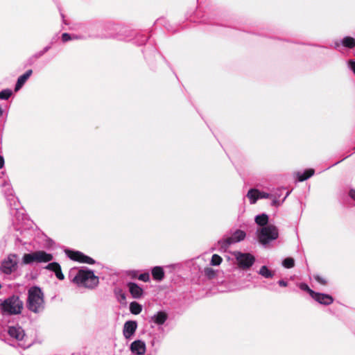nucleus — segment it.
Segmentation results:
<instances>
[{
	"label": "nucleus",
	"mask_w": 355,
	"mask_h": 355,
	"mask_svg": "<svg viewBox=\"0 0 355 355\" xmlns=\"http://www.w3.org/2000/svg\"><path fill=\"white\" fill-rule=\"evenodd\" d=\"M27 300V307L31 311L37 313L42 312L44 309V293L37 286L31 287L28 290Z\"/></svg>",
	"instance_id": "f257e3e1"
},
{
	"label": "nucleus",
	"mask_w": 355,
	"mask_h": 355,
	"mask_svg": "<svg viewBox=\"0 0 355 355\" xmlns=\"http://www.w3.org/2000/svg\"><path fill=\"white\" fill-rule=\"evenodd\" d=\"M79 286L93 288L98 284V277L92 270H80L73 279Z\"/></svg>",
	"instance_id": "f03ea898"
},
{
	"label": "nucleus",
	"mask_w": 355,
	"mask_h": 355,
	"mask_svg": "<svg viewBox=\"0 0 355 355\" xmlns=\"http://www.w3.org/2000/svg\"><path fill=\"white\" fill-rule=\"evenodd\" d=\"M23 308L24 303L17 295L10 296L1 303V311L8 315L20 314Z\"/></svg>",
	"instance_id": "7ed1b4c3"
},
{
	"label": "nucleus",
	"mask_w": 355,
	"mask_h": 355,
	"mask_svg": "<svg viewBox=\"0 0 355 355\" xmlns=\"http://www.w3.org/2000/svg\"><path fill=\"white\" fill-rule=\"evenodd\" d=\"M279 236V231L274 225H268L257 230L259 241L263 245L276 240Z\"/></svg>",
	"instance_id": "20e7f679"
},
{
	"label": "nucleus",
	"mask_w": 355,
	"mask_h": 355,
	"mask_svg": "<svg viewBox=\"0 0 355 355\" xmlns=\"http://www.w3.org/2000/svg\"><path fill=\"white\" fill-rule=\"evenodd\" d=\"M52 259V254L44 251H36L33 253L25 254L23 256L22 261L24 264H30L33 262H49Z\"/></svg>",
	"instance_id": "39448f33"
},
{
	"label": "nucleus",
	"mask_w": 355,
	"mask_h": 355,
	"mask_svg": "<svg viewBox=\"0 0 355 355\" xmlns=\"http://www.w3.org/2000/svg\"><path fill=\"white\" fill-rule=\"evenodd\" d=\"M8 333L9 336L19 342V345L23 348H27L31 346V343L26 342L24 330L19 326H10L8 327Z\"/></svg>",
	"instance_id": "423d86ee"
},
{
	"label": "nucleus",
	"mask_w": 355,
	"mask_h": 355,
	"mask_svg": "<svg viewBox=\"0 0 355 355\" xmlns=\"http://www.w3.org/2000/svg\"><path fill=\"white\" fill-rule=\"evenodd\" d=\"M233 255L236 260L238 266L243 270L250 268L255 261L254 257L250 253L235 251L233 252Z\"/></svg>",
	"instance_id": "0eeeda50"
},
{
	"label": "nucleus",
	"mask_w": 355,
	"mask_h": 355,
	"mask_svg": "<svg viewBox=\"0 0 355 355\" xmlns=\"http://www.w3.org/2000/svg\"><path fill=\"white\" fill-rule=\"evenodd\" d=\"M17 263L18 257L17 254H10L3 260L1 270L6 275H10L17 270Z\"/></svg>",
	"instance_id": "6e6552de"
},
{
	"label": "nucleus",
	"mask_w": 355,
	"mask_h": 355,
	"mask_svg": "<svg viewBox=\"0 0 355 355\" xmlns=\"http://www.w3.org/2000/svg\"><path fill=\"white\" fill-rule=\"evenodd\" d=\"M245 232L236 230L231 236L224 239L219 241L222 248L226 249L230 245L243 241L245 237Z\"/></svg>",
	"instance_id": "1a4fd4ad"
},
{
	"label": "nucleus",
	"mask_w": 355,
	"mask_h": 355,
	"mask_svg": "<svg viewBox=\"0 0 355 355\" xmlns=\"http://www.w3.org/2000/svg\"><path fill=\"white\" fill-rule=\"evenodd\" d=\"M65 253L72 260L89 264L94 263V260L92 258L85 255L83 253L79 251L67 250H65Z\"/></svg>",
	"instance_id": "9d476101"
},
{
	"label": "nucleus",
	"mask_w": 355,
	"mask_h": 355,
	"mask_svg": "<svg viewBox=\"0 0 355 355\" xmlns=\"http://www.w3.org/2000/svg\"><path fill=\"white\" fill-rule=\"evenodd\" d=\"M137 329V322L135 320H128L125 322L123 335L126 339H130L135 334Z\"/></svg>",
	"instance_id": "9b49d317"
},
{
	"label": "nucleus",
	"mask_w": 355,
	"mask_h": 355,
	"mask_svg": "<svg viewBox=\"0 0 355 355\" xmlns=\"http://www.w3.org/2000/svg\"><path fill=\"white\" fill-rule=\"evenodd\" d=\"M130 351L137 355H144L146 350V346L144 341L137 340L132 342L130 347Z\"/></svg>",
	"instance_id": "f8f14e48"
},
{
	"label": "nucleus",
	"mask_w": 355,
	"mask_h": 355,
	"mask_svg": "<svg viewBox=\"0 0 355 355\" xmlns=\"http://www.w3.org/2000/svg\"><path fill=\"white\" fill-rule=\"evenodd\" d=\"M128 287L129 291L133 298L139 299L143 295V293H144L143 289L140 286H139L137 284L133 283V282H130L128 284Z\"/></svg>",
	"instance_id": "ddd939ff"
},
{
	"label": "nucleus",
	"mask_w": 355,
	"mask_h": 355,
	"mask_svg": "<svg viewBox=\"0 0 355 355\" xmlns=\"http://www.w3.org/2000/svg\"><path fill=\"white\" fill-rule=\"evenodd\" d=\"M312 297L319 303L325 305L330 304L333 302L332 297L327 294L315 292V294L313 295Z\"/></svg>",
	"instance_id": "4468645a"
},
{
	"label": "nucleus",
	"mask_w": 355,
	"mask_h": 355,
	"mask_svg": "<svg viewBox=\"0 0 355 355\" xmlns=\"http://www.w3.org/2000/svg\"><path fill=\"white\" fill-rule=\"evenodd\" d=\"M32 72H33L32 70L29 69V70L26 71L25 73H24L23 75L20 76L18 78L17 82L16 83L15 88V91H18L19 89H20L21 88V87L24 85V84L26 83V81L31 76Z\"/></svg>",
	"instance_id": "2eb2a0df"
},
{
	"label": "nucleus",
	"mask_w": 355,
	"mask_h": 355,
	"mask_svg": "<svg viewBox=\"0 0 355 355\" xmlns=\"http://www.w3.org/2000/svg\"><path fill=\"white\" fill-rule=\"evenodd\" d=\"M167 318V314L165 312L159 311L152 317L151 320L155 324L161 325L166 322Z\"/></svg>",
	"instance_id": "dca6fc26"
},
{
	"label": "nucleus",
	"mask_w": 355,
	"mask_h": 355,
	"mask_svg": "<svg viewBox=\"0 0 355 355\" xmlns=\"http://www.w3.org/2000/svg\"><path fill=\"white\" fill-rule=\"evenodd\" d=\"M254 220L258 225L261 226L263 227L267 226L266 225L268 224V216L266 214L257 215L255 217Z\"/></svg>",
	"instance_id": "f3484780"
},
{
	"label": "nucleus",
	"mask_w": 355,
	"mask_h": 355,
	"mask_svg": "<svg viewBox=\"0 0 355 355\" xmlns=\"http://www.w3.org/2000/svg\"><path fill=\"white\" fill-rule=\"evenodd\" d=\"M152 275L156 280H162L164 278V272L162 268L156 266L152 270Z\"/></svg>",
	"instance_id": "a211bd4d"
},
{
	"label": "nucleus",
	"mask_w": 355,
	"mask_h": 355,
	"mask_svg": "<svg viewBox=\"0 0 355 355\" xmlns=\"http://www.w3.org/2000/svg\"><path fill=\"white\" fill-rule=\"evenodd\" d=\"M314 174V170L312 168L305 171L303 173H298L297 178L300 182L304 181L311 177Z\"/></svg>",
	"instance_id": "6ab92c4d"
},
{
	"label": "nucleus",
	"mask_w": 355,
	"mask_h": 355,
	"mask_svg": "<svg viewBox=\"0 0 355 355\" xmlns=\"http://www.w3.org/2000/svg\"><path fill=\"white\" fill-rule=\"evenodd\" d=\"M130 311L132 314L138 315L142 311V306L137 302H132L130 304Z\"/></svg>",
	"instance_id": "aec40b11"
},
{
	"label": "nucleus",
	"mask_w": 355,
	"mask_h": 355,
	"mask_svg": "<svg viewBox=\"0 0 355 355\" xmlns=\"http://www.w3.org/2000/svg\"><path fill=\"white\" fill-rule=\"evenodd\" d=\"M247 197L250 199L251 204H254L258 200V190L255 189H250L247 193Z\"/></svg>",
	"instance_id": "412c9836"
},
{
	"label": "nucleus",
	"mask_w": 355,
	"mask_h": 355,
	"mask_svg": "<svg viewBox=\"0 0 355 355\" xmlns=\"http://www.w3.org/2000/svg\"><path fill=\"white\" fill-rule=\"evenodd\" d=\"M259 273L265 278H271L273 277V273L269 270L266 266H263L260 268Z\"/></svg>",
	"instance_id": "4be33fe9"
},
{
	"label": "nucleus",
	"mask_w": 355,
	"mask_h": 355,
	"mask_svg": "<svg viewBox=\"0 0 355 355\" xmlns=\"http://www.w3.org/2000/svg\"><path fill=\"white\" fill-rule=\"evenodd\" d=\"M343 44L348 48H353L355 46V40L350 37H346L343 40Z\"/></svg>",
	"instance_id": "5701e85b"
},
{
	"label": "nucleus",
	"mask_w": 355,
	"mask_h": 355,
	"mask_svg": "<svg viewBox=\"0 0 355 355\" xmlns=\"http://www.w3.org/2000/svg\"><path fill=\"white\" fill-rule=\"evenodd\" d=\"M282 264L286 268H291L294 266L295 261L293 258L288 257L283 261Z\"/></svg>",
	"instance_id": "b1692460"
},
{
	"label": "nucleus",
	"mask_w": 355,
	"mask_h": 355,
	"mask_svg": "<svg viewBox=\"0 0 355 355\" xmlns=\"http://www.w3.org/2000/svg\"><path fill=\"white\" fill-rule=\"evenodd\" d=\"M222 262V258L218 254H214L211 259V265L218 266Z\"/></svg>",
	"instance_id": "393cba45"
},
{
	"label": "nucleus",
	"mask_w": 355,
	"mask_h": 355,
	"mask_svg": "<svg viewBox=\"0 0 355 355\" xmlns=\"http://www.w3.org/2000/svg\"><path fill=\"white\" fill-rule=\"evenodd\" d=\"M12 94V91L10 89H3L0 92V99L7 100Z\"/></svg>",
	"instance_id": "a878e982"
},
{
	"label": "nucleus",
	"mask_w": 355,
	"mask_h": 355,
	"mask_svg": "<svg viewBox=\"0 0 355 355\" xmlns=\"http://www.w3.org/2000/svg\"><path fill=\"white\" fill-rule=\"evenodd\" d=\"M59 268L60 266L56 262L50 263L46 267V269L53 272H55Z\"/></svg>",
	"instance_id": "bb28decb"
},
{
	"label": "nucleus",
	"mask_w": 355,
	"mask_h": 355,
	"mask_svg": "<svg viewBox=\"0 0 355 355\" xmlns=\"http://www.w3.org/2000/svg\"><path fill=\"white\" fill-rule=\"evenodd\" d=\"M300 289H302V291H307L310 295L312 297L313 295L315 294V292L313 291H312L309 286L307 284H304V283H302L300 284Z\"/></svg>",
	"instance_id": "cd10ccee"
},
{
	"label": "nucleus",
	"mask_w": 355,
	"mask_h": 355,
	"mask_svg": "<svg viewBox=\"0 0 355 355\" xmlns=\"http://www.w3.org/2000/svg\"><path fill=\"white\" fill-rule=\"evenodd\" d=\"M138 278H139V280L145 282H148L149 279H150V277H149V274L148 273L141 274L139 276Z\"/></svg>",
	"instance_id": "c85d7f7f"
},
{
	"label": "nucleus",
	"mask_w": 355,
	"mask_h": 355,
	"mask_svg": "<svg viewBox=\"0 0 355 355\" xmlns=\"http://www.w3.org/2000/svg\"><path fill=\"white\" fill-rule=\"evenodd\" d=\"M270 195L268 193H266L263 191H259L258 190V199L259 198H269Z\"/></svg>",
	"instance_id": "c756f323"
},
{
	"label": "nucleus",
	"mask_w": 355,
	"mask_h": 355,
	"mask_svg": "<svg viewBox=\"0 0 355 355\" xmlns=\"http://www.w3.org/2000/svg\"><path fill=\"white\" fill-rule=\"evenodd\" d=\"M55 276L58 279L62 280L64 279V275L62 272L61 268H59L55 272Z\"/></svg>",
	"instance_id": "7c9ffc66"
},
{
	"label": "nucleus",
	"mask_w": 355,
	"mask_h": 355,
	"mask_svg": "<svg viewBox=\"0 0 355 355\" xmlns=\"http://www.w3.org/2000/svg\"><path fill=\"white\" fill-rule=\"evenodd\" d=\"M314 278H315V279L318 282H319V283H320V284H321L324 285V284H326V283H327L326 280H325L324 279H323L322 277H320L319 275H316V276H315V277H314Z\"/></svg>",
	"instance_id": "2f4dec72"
},
{
	"label": "nucleus",
	"mask_w": 355,
	"mask_h": 355,
	"mask_svg": "<svg viewBox=\"0 0 355 355\" xmlns=\"http://www.w3.org/2000/svg\"><path fill=\"white\" fill-rule=\"evenodd\" d=\"M62 40L63 42H67L71 40V37L69 34L65 33L62 35Z\"/></svg>",
	"instance_id": "473e14b6"
},
{
	"label": "nucleus",
	"mask_w": 355,
	"mask_h": 355,
	"mask_svg": "<svg viewBox=\"0 0 355 355\" xmlns=\"http://www.w3.org/2000/svg\"><path fill=\"white\" fill-rule=\"evenodd\" d=\"M349 67L355 74V61L350 60L349 62Z\"/></svg>",
	"instance_id": "72a5a7b5"
},
{
	"label": "nucleus",
	"mask_w": 355,
	"mask_h": 355,
	"mask_svg": "<svg viewBox=\"0 0 355 355\" xmlns=\"http://www.w3.org/2000/svg\"><path fill=\"white\" fill-rule=\"evenodd\" d=\"M349 196L352 199L355 200V190L352 189L349 191Z\"/></svg>",
	"instance_id": "f704fd0d"
},
{
	"label": "nucleus",
	"mask_w": 355,
	"mask_h": 355,
	"mask_svg": "<svg viewBox=\"0 0 355 355\" xmlns=\"http://www.w3.org/2000/svg\"><path fill=\"white\" fill-rule=\"evenodd\" d=\"M4 165V159L2 156L0 155V169L3 167Z\"/></svg>",
	"instance_id": "c9c22d12"
},
{
	"label": "nucleus",
	"mask_w": 355,
	"mask_h": 355,
	"mask_svg": "<svg viewBox=\"0 0 355 355\" xmlns=\"http://www.w3.org/2000/svg\"><path fill=\"white\" fill-rule=\"evenodd\" d=\"M278 284L281 286H287V283L285 281H284V280H279L278 282Z\"/></svg>",
	"instance_id": "e433bc0d"
},
{
	"label": "nucleus",
	"mask_w": 355,
	"mask_h": 355,
	"mask_svg": "<svg viewBox=\"0 0 355 355\" xmlns=\"http://www.w3.org/2000/svg\"><path fill=\"white\" fill-rule=\"evenodd\" d=\"M3 114V109L0 107V116Z\"/></svg>",
	"instance_id": "4c0bfd02"
},
{
	"label": "nucleus",
	"mask_w": 355,
	"mask_h": 355,
	"mask_svg": "<svg viewBox=\"0 0 355 355\" xmlns=\"http://www.w3.org/2000/svg\"><path fill=\"white\" fill-rule=\"evenodd\" d=\"M276 203H277V200H274L272 201V205H275Z\"/></svg>",
	"instance_id": "58836bf2"
}]
</instances>
